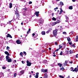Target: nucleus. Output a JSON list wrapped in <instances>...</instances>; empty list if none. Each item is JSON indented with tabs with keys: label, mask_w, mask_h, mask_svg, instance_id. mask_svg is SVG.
I'll return each mask as SVG.
<instances>
[{
	"label": "nucleus",
	"mask_w": 78,
	"mask_h": 78,
	"mask_svg": "<svg viewBox=\"0 0 78 78\" xmlns=\"http://www.w3.org/2000/svg\"><path fill=\"white\" fill-rule=\"evenodd\" d=\"M60 13L62 12V9L60 8Z\"/></svg>",
	"instance_id": "a19ab883"
},
{
	"label": "nucleus",
	"mask_w": 78,
	"mask_h": 78,
	"mask_svg": "<svg viewBox=\"0 0 78 78\" xmlns=\"http://www.w3.org/2000/svg\"><path fill=\"white\" fill-rule=\"evenodd\" d=\"M62 47H65V44H64V43H63L62 44Z\"/></svg>",
	"instance_id": "e433bc0d"
},
{
	"label": "nucleus",
	"mask_w": 78,
	"mask_h": 78,
	"mask_svg": "<svg viewBox=\"0 0 78 78\" xmlns=\"http://www.w3.org/2000/svg\"><path fill=\"white\" fill-rule=\"evenodd\" d=\"M9 46H7L6 47V50H8L9 51Z\"/></svg>",
	"instance_id": "473e14b6"
},
{
	"label": "nucleus",
	"mask_w": 78,
	"mask_h": 78,
	"mask_svg": "<svg viewBox=\"0 0 78 78\" xmlns=\"http://www.w3.org/2000/svg\"><path fill=\"white\" fill-rule=\"evenodd\" d=\"M16 42L18 44H20L21 43V42L19 40H17L16 41Z\"/></svg>",
	"instance_id": "ddd939ff"
},
{
	"label": "nucleus",
	"mask_w": 78,
	"mask_h": 78,
	"mask_svg": "<svg viewBox=\"0 0 78 78\" xmlns=\"http://www.w3.org/2000/svg\"><path fill=\"white\" fill-rule=\"evenodd\" d=\"M6 61L8 62H12V59L10 58L9 57L8 55L6 56Z\"/></svg>",
	"instance_id": "f03ea898"
},
{
	"label": "nucleus",
	"mask_w": 78,
	"mask_h": 78,
	"mask_svg": "<svg viewBox=\"0 0 78 78\" xmlns=\"http://www.w3.org/2000/svg\"><path fill=\"white\" fill-rule=\"evenodd\" d=\"M59 77L60 78H64V77L63 76H61V75H59Z\"/></svg>",
	"instance_id": "ea45409f"
},
{
	"label": "nucleus",
	"mask_w": 78,
	"mask_h": 78,
	"mask_svg": "<svg viewBox=\"0 0 78 78\" xmlns=\"http://www.w3.org/2000/svg\"><path fill=\"white\" fill-rule=\"evenodd\" d=\"M36 76H34V77L36 78H38V77L39 76V73H36Z\"/></svg>",
	"instance_id": "9b49d317"
},
{
	"label": "nucleus",
	"mask_w": 78,
	"mask_h": 78,
	"mask_svg": "<svg viewBox=\"0 0 78 78\" xmlns=\"http://www.w3.org/2000/svg\"><path fill=\"white\" fill-rule=\"evenodd\" d=\"M63 34H65V35H66L67 34V33L66 32H63Z\"/></svg>",
	"instance_id": "58836bf2"
},
{
	"label": "nucleus",
	"mask_w": 78,
	"mask_h": 78,
	"mask_svg": "<svg viewBox=\"0 0 78 78\" xmlns=\"http://www.w3.org/2000/svg\"><path fill=\"white\" fill-rule=\"evenodd\" d=\"M6 37H10V38H12V36L10 35L9 34H8L7 35H6Z\"/></svg>",
	"instance_id": "9d476101"
},
{
	"label": "nucleus",
	"mask_w": 78,
	"mask_h": 78,
	"mask_svg": "<svg viewBox=\"0 0 78 78\" xmlns=\"http://www.w3.org/2000/svg\"><path fill=\"white\" fill-rule=\"evenodd\" d=\"M5 54H6V55H8V56H9V54L8 52L5 51Z\"/></svg>",
	"instance_id": "a211bd4d"
},
{
	"label": "nucleus",
	"mask_w": 78,
	"mask_h": 78,
	"mask_svg": "<svg viewBox=\"0 0 78 78\" xmlns=\"http://www.w3.org/2000/svg\"><path fill=\"white\" fill-rule=\"evenodd\" d=\"M30 31H31V29H29V30H28V31L27 32V34H29L28 33H29V32H30Z\"/></svg>",
	"instance_id": "72a5a7b5"
},
{
	"label": "nucleus",
	"mask_w": 78,
	"mask_h": 78,
	"mask_svg": "<svg viewBox=\"0 0 78 78\" xmlns=\"http://www.w3.org/2000/svg\"><path fill=\"white\" fill-rule=\"evenodd\" d=\"M60 70H62V68H60Z\"/></svg>",
	"instance_id": "774afa93"
},
{
	"label": "nucleus",
	"mask_w": 78,
	"mask_h": 78,
	"mask_svg": "<svg viewBox=\"0 0 78 78\" xmlns=\"http://www.w3.org/2000/svg\"><path fill=\"white\" fill-rule=\"evenodd\" d=\"M4 59L3 58H1V57H0V60H1V61H2V60Z\"/></svg>",
	"instance_id": "09e8293b"
},
{
	"label": "nucleus",
	"mask_w": 78,
	"mask_h": 78,
	"mask_svg": "<svg viewBox=\"0 0 78 78\" xmlns=\"http://www.w3.org/2000/svg\"><path fill=\"white\" fill-rule=\"evenodd\" d=\"M76 58H78V54H77L76 55Z\"/></svg>",
	"instance_id": "052dcab7"
},
{
	"label": "nucleus",
	"mask_w": 78,
	"mask_h": 78,
	"mask_svg": "<svg viewBox=\"0 0 78 78\" xmlns=\"http://www.w3.org/2000/svg\"><path fill=\"white\" fill-rule=\"evenodd\" d=\"M66 78H70V76H69L67 77Z\"/></svg>",
	"instance_id": "338daca9"
},
{
	"label": "nucleus",
	"mask_w": 78,
	"mask_h": 78,
	"mask_svg": "<svg viewBox=\"0 0 78 78\" xmlns=\"http://www.w3.org/2000/svg\"><path fill=\"white\" fill-rule=\"evenodd\" d=\"M59 47L60 48H62V46L60 45Z\"/></svg>",
	"instance_id": "8fccbe9b"
},
{
	"label": "nucleus",
	"mask_w": 78,
	"mask_h": 78,
	"mask_svg": "<svg viewBox=\"0 0 78 78\" xmlns=\"http://www.w3.org/2000/svg\"><path fill=\"white\" fill-rule=\"evenodd\" d=\"M70 70H71V71H72V70H73V67H71V68H70Z\"/></svg>",
	"instance_id": "a18cd8bd"
},
{
	"label": "nucleus",
	"mask_w": 78,
	"mask_h": 78,
	"mask_svg": "<svg viewBox=\"0 0 78 78\" xmlns=\"http://www.w3.org/2000/svg\"><path fill=\"white\" fill-rule=\"evenodd\" d=\"M44 20L42 19H40L39 20V25H42L43 23H44Z\"/></svg>",
	"instance_id": "20e7f679"
},
{
	"label": "nucleus",
	"mask_w": 78,
	"mask_h": 78,
	"mask_svg": "<svg viewBox=\"0 0 78 78\" xmlns=\"http://www.w3.org/2000/svg\"><path fill=\"white\" fill-rule=\"evenodd\" d=\"M69 45H72V42H70L69 43Z\"/></svg>",
	"instance_id": "bf43d9fd"
},
{
	"label": "nucleus",
	"mask_w": 78,
	"mask_h": 78,
	"mask_svg": "<svg viewBox=\"0 0 78 78\" xmlns=\"http://www.w3.org/2000/svg\"><path fill=\"white\" fill-rule=\"evenodd\" d=\"M32 36H34V37H36L38 35L36 33H33L32 34Z\"/></svg>",
	"instance_id": "0eeeda50"
},
{
	"label": "nucleus",
	"mask_w": 78,
	"mask_h": 78,
	"mask_svg": "<svg viewBox=\"0 0 78 78\" xmlns=\"http://www.w3.org/2000/svg\"><path fill=\"white\" fill-rule=\"evenodd\" d=\"M39 12H37L34 13V14L37 17L39 16Z\"/></svg>",
	"instance_id": "6e6552de"
},
{
	"label": "nucleus",
	"mask_w": 78,
	"mask_h": 78,
	"mask_svg": "<svg viewBox=\"0 0 78 78\" xmlns=\"http://www.w3.org/2000/svg\"><path fill=\"white\" fill-rule=\"evenodd\" d=\"M73 34V31H71L70 32L69 34L70 35H72V34Z\"/></svg>",
	"instance_id": "bb28decb"
},
{
	"label": "nucleus",
	"mask_w": 78,
	"mask_h": 78,
	"mask_svg": "<svg viewBox=\"0 0 78 78\" xmlns=\"http://www.w3.org/2000/svg\"><path fill=\"white\" fill-rule=\"evenodd\" d=\"M69 9H73V7L72 6H70L69 7Z\"/></svg>",
	"instance_id": "c756f323"
},
{
	"label": "nucleus",
	"mask_w": 78,
	"mask_h": 78,
	"mask_svg": "<svg viewBox=\"0 0 78 78\" xmlns=\"http://www.w3.org/2000/svg\"><path fill=\"white\" fill-rule=\"evenodd\" d=\"M12 20L7 22V24H9V25H11V22H12Z\"/></svg>",
	"instance_id": "412c9836"
},
{
	"label": "nucleus",
	"mask_w": 78,
	"mask_h": 78,
	"mask_svg": "<svg viewBox=\"0 0 78 78\" xmlns=\"http://www.w3.org/2000/svg\"><path fill=\"white\" fill-rule=\"evenodd\" d=\"M60 23V21L58 20L56 22L53 23H52L51 25L52 26H54V25H55L56 24H58V23Z\"/></svg>",
	"instance_id": "7ed1b4c3"
},
{
	"label": "nucleus",
	"mask_w": 78,
	"mask_h": 78,
	"mask_svg": "<svg viewBox=\"0 0 78 78\" xmlns=\"http://www.w3.org/2000/svg\"><path fill=\"white\" fill-rule=\"evenodd\" d=\"M78 36L76 37V38L74 39V41L75 42H78Z\"/></svg>",
	"instance_id": "4468645a"
},
{
	"label": "nucleus",
	"mask_w": 78,
	"mask_h": 78,
	"mask_svg": "<svg viewBox=\"0 0 78 78\" xmlns=\"http://www.w3.org/2000/svg\"><path fill=\"white\" fill-rule=\"evenodd\" d=\"M66 20H69V17H68L66 16Z\"/></svg>",
	"instance_id": "49530a36"
},
{
	"label": "nucleus",
	"mask_w": 78,
	"mask_h": 78,
	"mask_svg": "<svg viewBox=\"0 0 78 78\" xmlns=\"http://www.w3.org/2000/svg\"><path fill=\"white\" fill-rule=\"evenodd\" d=\"M44 61L45 63H46V62H47V60H44Z\"/></svg>",
	"instance_id": "4d7b16f0"
},
{
	"label": "nucleus",
	"mask_w": 78,
	"mask_h": 78,
	"mask_svg": "<svg viewBox=\"0 0 78 78\" xmlns=\"http://www.w3.org/2000/svg\"><path fill=\"white\" fill-rule=\"evenodd\" d=\"M22 2H24V3H25V0H21Z\"/></svg>",
	"instance_id": "5fc2aeb1"
},
{
	"label": "nucleus",
	"mask_w": 78,
	"mask_h": 78,
	"mask_svg": "<svg viewBox=\"0 0 78 78\" xmlns=\"http://www.w3.org/2000/svg\"><path fill=\"white\" fill-rule=\"evenodd\" d=\"M1 57V58H2L3 59H5L3 55Z\"/></svg>",
	"instance_id": "79ce46f5"
},
{
	"label": "nucleus",
	"mask_w": 78,
	"mask_h": 78,
	"mask_svg": "<svg viewBox=\"0 0 78 78\" xmlns=\"http://www.w3.org/2000/svg\"><path fill=\"white\" fill-rule=\"evenodd\" d=\"M14 11H15L16 13V12H17V8H14Z\"/></svg>",
	"instance_id": "6ab92c4d"
},
{
	"label": "nucleus",
	"mask_w": 78,
	"mask_h": 78,
	"mask_svg": "<svg viewBox=\"0 0 78 78\" xmlns=\"http://www.w3.org/2000/svg\"><path fill=\"white\" fill-rule=\"evenodd\" d=\"M68 20H66L65 21H66V22H68Z\"/></svg>",
	"instance_id": "69168bd1"
},
{
	"label": "nucleus",
	"mask_w": 78,
	"mask_h": 78,
	"mask_svg": "<svg viewBox=\"0 0 78 78\" xmlns=\"http://www.w3.org/2000/svg\"><path fill=\"white\" fill-rule=\"evenodd\" d=\"M9 8H12V3H10L9 4Z\"/></svg>",
	"instance_id": "5701e85b"
},
{
	"label": "nucleus",
	"mask_w": 78,
	"mask_h": 78,
	"mask_svg": "<svg viewBox=\"0 0 78 78\" xmlns=\"http://www.w3.org/2000/svg\"><path fill=\"white\" fill-rule=\"evenodd\" d=\"M67 62H68V61L67 60H66L65 61V63H64V66H67Z\"/></svg>",
	"instance_id": "f8f14e48"
},
{
	"label": "nucleus",
	"mask_w": 78,
	"mask_h": 78,
	"mask_svg": "<svg viewBox=\"0 0 78 78\" xmlns=\"http://www.w3.org/2000/svg\"><path fill=\"white\" fill-rule=\"evenodd\" d=\"M42 72H44H44H47L48 70H47V69H42Z\"/></svg>",
	"instance_id": "2eb2a0df"
},
{
	"label": "nucleus",
	"mask_w": 78,
	"mask_h": 78,
	"mask_svg": "<svg viewBox=\"0 0 78 78\" xmlns=\"http://www.w3.org/2000/svg\"><path fill=\"white\" fill-rule=\"evenodd\" d=\"M16 60H14L13 61V63H15L16 62Z\"/></svg>",
	"instance_id": "3c124183"
},
{
	"label": "nucleus",
	"mask_w": 78,
	"mask_h": 78,
	"mask_svg": "<svg viewBox=\"0 0 78 78\" xmlns=\"http://www.w3.org/2000/svg\"><path fill=\"white\" fill-rule=\"evenodd\" d=\"M32 3V2L30 1L29 3V4H31Z\"/></svg>",
	"instance_id": "603ef678"
},
{
	"label": "nucleus",
	"mask_w": 78,
	"mask_h": 78,
	"mask_svg": "<svg viewBox=\"0 0 78 78\" xmlns=\"http://www.w3.org/2000/svg\"><path fill=\"white\" fill-rule=\"evenodd\" d=\"M23 53H24V55H27V53H26V52H25V51H24L23 52Z\"/></svg>",
	"instance_id": "c03bdc74"
},
{
	"label": "nucleus",
	"mask_w": 78,
	"mask_h": 78,
	"mask_svg": "<svg viewBox=\"0 0 78 78\" xmlns=\"http://www.w3.org/2000/svg\"><path fill=\"white\" fill-rule=\"evenodd\" d=\"M24 73V71L23 70L22 71H21L19 73H18V74L20 76L22 75H23Z\"/></svg>",
	"instance_id": "39448f33"
},
{
	"label": "nucleus",
	"mask_w": 78,
	"mask_h": 78,
	"mask_svg": "<svg viewBox=\"0 0 78 78\" xmlns=\"http://www.w3.org/2000/svg\"><path fill=\"white\" fill-rule=\"evenodd\" d=\"M62 70H64V67H62Z\"/></svg>",
	"instance_id": "e2e57ef3"
},
{
	"label": "nucleus",
	"mask_w": 78,
	"mask_h": 78,
	"mask_svg": "<svg viewBox=\"0 0 78 78\" xmlns=\"http://www.w3.org/2000/svg\"><path fill=\"white\" fill-rule=\"evenodd\" d=\"M69 52L71 54H72V53H73V51L72 50H70L69 51Z\"/></svg>",
	"instance_id": "4be33fe9"
},
{
	"label": "nucleus",
	"mask_w": 78,
	"mask_h": 78,
	"mask_svg": "<svg viewBox=\"0 0 78 78\" xmlns=\"http://www.w3.org/2000/svg\"><path fill=\"white\" fill-rule=\"evenodd\" d=\"M22 62L23 64H24L25 63V62L23 61Z\"/></svg>",
	"instance_id": "6e6d98bb"
},
{
	"label": "nucleus",
	"mask_w": 78,
	"mask_h": 78,
	"mask_svg": "<svg viewBox=\"0 0 78 78\" xmlns=\"http://www.w3.org/2000/svg\"><path fill=\"white\" fill-rule=\"evenodd\" d=\"M58 29H56L55 30H54L53 31V34L54 36H55V37L57 39L58 37H57V33H58Z\"/></svg>",
	"instance_id": "f257e3e1"
},
{
	"label": "nucleus",
	"mask_w": 78,
	"mask_h": 78,
	"mask_svg": "<svg viewBox=\"0 0 78 78\" xmlns=\"http://www.w3.org/2000/svg\"><path fill=\"white\" fill-rule=\"evenodd\" d=\"M2 76H4V74H3V73H0V78H1Z\"/></svg>",
	"instance_id": "dca6fc26"
},
{
	"label": "nucleus",
	"mask_w": 78,
	"mask_h": 78,
	"mask_svg": "<svg viewBox=\"0 0 78 78\" xmlns=\"http://www.w3.org/2000/svg\"><path fill=\"white\" fill-rule=\"evenodd\" d=\"M58 9V8L56 7V8L54 9V10H55V9Z\"/></svg>",
	"instance_id": "13d9d810"
},
{
	"label": "nucleus",
	"mask_w": 78,
	"mask_h": 78,
	"mask_svg": "<svg viewBox=\"0 0 78 78\" xmlns=\"http://www.w3.org/2000/svg\"><path fill=\"white\" fill-rule=\"evenodd\" d=\"M55 45H58V42L56 41V42H55Z\"/></svg>",
	"instance_id": "c9c22d12"
},
{
	"label": "nucleus",
	"mask_w": 78,
	"mask_h": 78,
	"mask_svg": "<svg viewBox=\"0 0 78 78\" xmlns=\"http://www.w3.org/2000/svg\"><path fill=\"white\" fill-rule=\"evenodd\" d=\"M2 67L3 69H6V67H5L4 66H2Z\"/></svg>",
	"instance_id": "4c0bfd02"
},
{
	"label": "nucleus",
	"mask_w": 78,
	"mask_h": 78,
	"mask_svg": "<svg viewBox=\"0 0 78 78\" xmlns=\"http://www.w3.org/2000/svg\"><path fill=\"white\" fill-rule=\"evenodd\" d=\"M51 31V29L48 30V31L46 32V33H47V34H48V33H49V32H50V31Z\"/></svg>",
	"instance_id": "c85d7f7f"
},
{
	"label": "nucleus",
	"mask_w": 78,
	"mask_h": 78,
	"mask_svg": "<svg viewBox=\"0 0 78 78\" xmlns=\"http://www.w3.org/2000/svg\"><path fill=\"white\" fill-rule=\"evenodd\" d=\"M69 63H70V64H72L73 63V62L72 61L70 62Z\"/></svg>",
	"instance_id": "680f3d73"
},
{
	"label": "nucleus",
	"mask_w": 78,
	"mask_h": 78,
	"mask_svg": "<svg viewBox=\"0 0 78 78\" xmlns=\"http://www.w3.org/2000/svg\"><path fill=\"white\" fill-rule=\"evenodd\" d=\"M27 66H31V63L30 62H29V61L28 60L27 61Z\"/></svg>",
	"instance_id": "423d86ee"
},
{
	"label": "nucleus",
	"mask_w": 78,
	"mask_h": 78,
	"mask_svg": "<svg viewBox=\"0 0 78 78\" xmlns=\"http://www.w3.org/2000/svg\"><path fill=\"white\" fill-rule=\"evenodd\" d=\"M70 47H75V45H74V44H71L70 45Z\"/></svg>",
	"instance_id": "7c9ffc66"
},
{
	"label": "nucleus",
	"mask_w": 78,
	"mask_h": 78,
	"mask_svg": "<svg viewBox=\"0 0 78 78\" xmlns=\"http://www.w3.org/2000/svg\"><path fill=\"white\" fill-rule=\"evenodd\" d=\"M35 39H34V40H36V39H37V38H36V37H35Z\"/></svg>",
	"instance_id": "0e129e2a"
},
{
	"label": "nucleus",
	"mask_w": 78,
	"mask_h": 78,
	"mask_svg": "<svg viewBox=\"0 0 78 78\" xmlns=\"http://www.w3.org/2000/svg\"><path fill=\"white\" fill-rule=\"evenodd\" d=\"M67 39L68 41V42H70V38L69 37H68L67 38Z\"/></svg>",
	"instance_id": "393cba45"
},
{
	"label": "nucleus",
	"mask_w": 78,
	"mask_h": 78,
	"mask_svg": "<svg viewBox=\"0 0 78 78\" xmlns=\"http://www.w3.org/2000/svg\"><path fill=\"white\" fill-rule=\"evenodd\" d=\"M59 5H60V6H63V5H64V4L63 3V2H60V3L59 4Z\"/></svg>",
	"instance_id": "aec40b11"
},
{
	"label": "nucleus",
	"mask_w": 78,
	"mask_h": 78,
	"mask_svg": "<svg viewBox=\"0 0 78 78\" xmlns=\"http://www.w3.org/2000/svg\"><path fill=\"white\" fill-rule=\"evenodd\" d=\"M16 75H17V74H16V73H15L14 76V77H16Z\"/></svg>",
	"instance_id": "37998d69"
},
{
	"label": "nucleus",
	"mask_w": 78,
	"mask_h": 78,
	"mask_svg": "<svg viewBox=\"0 0 78 78\" xmlns=\"http://www.w3.org/2000/svg\"><path fill=\"white\" fill-rule=\"evenodd\" d=\"M58 66L60 67H62V64H60V63H58Z\"/></svg>",
	"instance_id": "a878e982"
},
{
	"label": "nucleus",
	"mask_w": 78,
	"mask_h": 78,
	"mask_svg": "<svg viewBox=\"0 0 78 78\" xmlns=\"http://www.w3.org/2000/svg\"><path fill=\"white\" fill-rule=\"evenodd\" d=\"M9 43H13V41H12V40H9Z\"/></svg>",
	"instance_id": "cd10ccee"
},
{
	"label": "nucleus",
	"mask_w": 78,
	"mask_h": 78,
	"mask_svg": "<svg viewBox=\"0 0 78 78\" xmlns=\"http://www.w3.org/2000/svg\"><path fill=\"white\" fill-rule=\"evenodd\" d=\"M48 74H45L44 75V78H48Z\"/></svg>",
	"instance_id": "f3484780"
},
{
	"label": "nucleus",
	"mask_w": 78,
	"mask_h": 78,
	"mask_svg": "<svg viewBox=\"0 0 78 78\" xmlns=\"http://www.w3.org/2000/svg\"><path fill=\"white\" fill-rule=\"evenodd\" d=\"M52 20H56V19L55 18L53 17L52 18Z\"/></svg>",
	"instance_id": "f704fd0d"
},
{
	"label": "nucleus",
	"mask_w": 78,
	"mask_h": 78,
	"mask_svg": "<svg viewBox=\"0 0 78 78\" xmlns=\"http://www.w3.org/2000/svg\"><path fill=\"white\" fill-rule=\"evenodd\" d=\"M73 72H77L78 71V68H76L74 70H72Z\"/></svg>",
	"instance_id": "1a4fd4ad"
},
{
	"label": "nucleus",
	"mask_w": 78,
	"mask_h": 78,
	"mask_svg": "<svg viewBox=\"0 0 78 78\" xmlns=\"http://www.w3.org/2000/svg\"><path fill=\"white\" fill-rule=\"evenodd\" d=\"M20 56H21L22 57H23V52H21L20 54Z\"/></svg>",
	"instance_id": "2f4dec72"
},
{
	"label": "nucleus",
	"mask_w": 78,
	"mask_h": 78,
	"mask_svg": "<svg viewBox=\"0 0 78 78\" xmlns=\"http://www.w3.org/2000/svg\"><path fill=\"white\" fill-rule=\"evenodd\" d=\"M60 55H62V51H61V52H60Z\"/></svg>",
	"instance_id": "de8ad7c7"
},
{
	"label": "nucleus",
	"mask_w": 78,
	"mask_h": 78,
	"mask_svg": "<svg viewBox=\"0 0 78 78\" xmlns=\"http://www.w3.org/2000/svg\"><path fill=\"white\" fill-rule=\"evenodd\" d=\"M41 34L42 35H45V31H42L41 32Z\"/></svg>",
	"instance_id": "b1692460"
},
{
	"label": "nucleus",
	"mask_w": 78,
	"mask_h": 78,
	"mask_svg": "<svg viewBox=\"0 0 78 78\" xmlns=\"http://www.w3.org/2000/svg\"><path fill=\"white\" fill-rule=\"evenodd\" d=\"M72 1L73 2H76V0H72Z\"/></svg>",
	"instance_id": "864d4df0"
}]
</instances>
